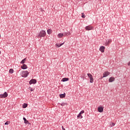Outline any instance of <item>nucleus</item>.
Segmentation results:
<instances>
[{"mask_svg":"<svg viewBox=\"0 0 130 130\" xmlns=\"http://www.w3.org/2000/svg\"><path fill=\"white\" fill-rule=\"evenodd\" d=\"M45 35H46V32L44 30H42L38 34V37L41 38V37H45Z\"/></svg>","mask_w":130,"mask_h":130,"instance_id":"1","label":"nucleus"},{"mask_svg":"<svg viewBox=\"0 0 130 130\" xmlns=\"http://www.w3.org/2000/svg\"><path fill=\"white\" fill-rule=\"evenodd\" d=\"M28 75H29V72L27 71H22V77H23V78H27Z\"/></svg>","mask_w":130,"mask_h":130,"instance_id":"2","label":"nucleus"},{"mask_svg":"<svg viewBox=\"0 0 130 130\" xmlns=\"http://www.w3.org/2000/svg\"><path fill=\"white\" fill-rule=\"evenodd\" d=\"M87 76L90 79V83H93V82H94V78H93V76H92L90 73H88Z\"/></svg>","mask_w":130,"mask_h":130,"instance_id":"3","label":"nucleus"},{"mask_svg":"<svg viewBox=\"0 0 130 130\" xmlns=\"http://www.w3.org/2000/svg\"><path fill=\"white\" fill-rule=\"evenodd\" d=\"M110 75V72L108 71H106L103 73V76L102 77V79H103V78H106V77H107Z\"/></svg>","mask_w":130,"mask_h":130,"instance_id":"4","label":"nucleus"},{"mask_svg":"<svg viewBox=\"0 0 130 130\" xmlns=\"http://www.w3.org/2000/svg\"><path fill=\"white\" fill-rule=\"evenodd\" d=\"M8 93L5 92L4 94H0V98H7L8 97Z\"/></svg>","mask_w":130,"mask_h":130,"instance_id":"5","label":"nucleus"},{"mask_svg":"<svg viewBox=\"0 0 130 130\" xmlns=\"http://www.w3.org/2000/svg\"><path fill=\"white\" fill-rule=\"evenodd\" d=\"M29 83V85H32V84H36L37 83V80H36V79H31Z\"/></svg>","mask_w":130,"mask_h":130,"instance_id":"6","label":"nucleus"},{"mask_svg":"<svg viewBox=\"0 0 130 130\" xmlns=\"http://www.w3.org/2000/svg\"><path fill=\"white\" fill-rule=\"evenodd\" d=\"M92 29H93V27L90 25L86 26L85 27V30H87V31H90V30H92Z\"/></svg>","mask_w":130,"mask_h":130,"instance_id":"7","label":"nucleus"},{"mask_svg":"<svg viewBox=\"0 0 130 130\" xmlns=\"http://www.w3.org/2000/svg\"><path fill=\"white\" fill-rule=\"evenodd\" d=\"M115 81V78L114 77H111L109 79V83H112Z\"/></svg>","mask_w":130,"mask_h":130,"instance_id":"8","label":"nucleus"},{"mask_svg":"<svg viewBox=\"0 0 130 130\" xmlns=\"http://www.w3.org/2000/svg\"><path fill=\"white\" fill-rule=\"evenodd\" d=\"M105 49V47L104 46H101L100 48V51H101V52H104Z\"/></svg>","mask_w":130,"mask_h":130,"instance_id":"9","label":"nucleus"},{"mask_svg":"<svg viewBox=\"0 0 130 130\" xmlns=\"http://www.w3.org/2000/svg\"><path fill=\"white\" fill-rule=\"evenodd\" d=\"M21 68L22 70H26V69H27V67L26 64H23Z\"/></svg>","mask_w":130,"mask_h":130,"instance_id":"10","label":"nucleus"},{"mask_svg":"<svg viewBox=\"0 0 130 130\" xmlns=\"http://www.w3.org/2000/svg\"><path fill=\"white\" fill-rule=\"evenodd\" d=\"M103 109H104L103 107H100L98 108V110L99 112L101 113L103 111Z\"/></svg>","mask_w":130,"mask_h":130,"instance_id":"11","label":"nucleus"},{"mask_svg":"<svg viewBox=\"0 0 130 130\" xmlns=\"http://www.w3.org/2000/svg\"><path fill=\"white\" fill-rule=\"evenodd\" d=\"M63 34L64 36H69V35H71V32L68 31L67 32H64Z\"/></svg>","mask_w":130,"mask_h":130,"instance_id":"12","label":"nucleus"},{"mask_svg":"<svg viewBox=\"0 0 130 130\" xmlns=\"http://www.w3.org/2000/svg\"><path fill=\"white\" fill-rule=\"evenodd\" d=\"M69 78H63V79H62V82H67L69 81Z\"/></svg>","mask_w":130,"mask_h":130,"instance_id":"13","label":"nucleus"},{"mask_svg":"<svg viewBox=\"0 0 130 130\" xmlns=\"http://www.w3.org/2000/svg\"><path fill=\"white\" fill-rule=\"evenodd\" d=\"M23 120L24 121V123H25V124H27V123H29V121L28 120H27V119H26V118L23 117Z\"/></svg>","mask_w":130,"mask_h":130,"instance_id":"14","label":"nucleus"},{"mask_svg":"<svg viewBox=\"0 0 130 130\" xmlns=\"http://www.w3.org/2000/svg\"><path fill=\"white\" fill-rule=\"evenodd\" d=\"M60 98H64L66 97V93H64L63 94H59Z\"/></svg>","mask_w":130,"mask_h":130,"instance_id":"15","label":"nucleus"},{"mask_svg":"<svg viewBox=\"0 0 130 130\" xmlns=\"http://www.w3.org/2000/svg\"><path fill=\"white\" fill-rule=\"evenodd\" d=\"M47 33H48V34L50 35V34H51L52 33V30H51V29H48L47 30Z\"/></svg>","mask_w":130,"mask_h":130,"instance_id":"16","label":"nucleus"},{"mask_svg":"<svg viewBox=\"0 0 130 130\" xmlns=\"http://www.w3.org/2000/svg\"><path fill=\"white\" fill-rule=\"evenodd\" d=\"M62 36H64V34L62 33H60V34H58V37H59V38H61V37H62Z\"/></svg>","mask_w":130,"mask_h":130,"instance_id":"17","label":"nucleus"},{"mask_svg":"<svg viewBox=\"0 0 130 130\" xmlns=\"http://www.w3.org/2000/svg\"><path fill=\"white\" fill-rule=\"evenodd\" d=\"M64 44V43H62L60 44H56V46H57V47H60V46H61L62 45H63Z\"/></svg>","mask_w":130,"mask_h":130,"instance_id":"18","label":"nucleus"},{"mask_svg":"<svg viewBox=\"0 0 130 130\" xmlns=\"http://www.w3.org/2000/svg\"><path fill=\"white\" fill-rule=\"evenodd\" d=\"M77 118H83V116H82V114L80 113L78 115Z\"/></svg>","mask_w":130,"mask_h":130,"instance_id":"19","label":"nucleus"},{"mask_svg":"<svg viewBox=\"0 0 130 130\" xmlns=\"http://www.w3.org/2000/svg\"><path fill=\"white\" fill-rule=\"evenodd\" d=\"M110 42H111V41L109 40L107 41H106V45H109V44H110Z\"/></svg>","mask_w":130,"mask_h":130,"instance_id":"20","label":"nucleus"},{"mask_svg":"<svg viewBox=\"0 0 130 130\" xmlns=\"http://www.w3.org/2000/svg\"><path fill=\"white\" fill-rule=\"evenodd\" d=\"M26 62V58L23 59L21 62L20 63L22 64H24V63Z\"/></svg>","mask_w":130,"mask_h":130,"instance_id":"21","label":"nucleus"},{"mask_svg":"<svg viewBox=\"0 0 130 130\" xmlns=\"http://www.w3.org/2000/svg\"><path fill=\"white\" fill-rule=\"evenodd\" d=\"M27 106H28V104H26V103H24L23 106H22V107L23 108H27Z\"/></svg>","mask_w":130,"mask_h":130,"instance_id":"22","label":"nucleus"},{"mask_svg":"<svg viewBox=\"0 0 130 130\" xmlns=\"http://www.w3.org/2000/svg\"><path fill=\"white\" fill-rule=\"evenodd\" d=\"M9 73H10V74H13V73H14V69H10Z\"/></svg>","mask_w":130,"mask_h":130,"instance_id":"23","label":"nucleus"},{"mask_svg":"<svg viewBox=\"0 0 130 130\" xmlns=\"http://www.w3.org/2000/svg\"><path fill=\"white\" fill-rule=\"evenodd\" d=\"M61 106H64V105H67V103H62L60 104Z\"/></svg>","mask_w":130,"mask_h":130,"instance_id":"24","label":"nucleus"},{"mask_svg":"<svg viewBox=\"0 0 130 130\" xmlns=\"http://www.w3.org/2000/svg\"><path fill=\"white\" fill-rule=\"evenodd\" d=\"M28 89H29V90H30V92L34 91V89H33V88H32V87H29L28 88Z\"/></svg>","mask_w":130,"mask_h":130,"instance_id":"25","label":"nucleus"},{"mask_svg":"<svg viewBox=\"0 0 130 130\" xmlns=\"http://www.w3.org/2000/svg\"><path fill=\"white\" fill-rule=\"evenodd\" d=\"M81 17L82 18H85L86 16H85V14H84V13H82Z\"/></svg>","mask_w":130,"mask_h":130,"instance_id":"26","label":"nucleus"},{"mask_svg":"<svg viewBox=\"0 0 130 130\" xmlns=\"http://www.w3.org/2000/svg\"><path fill=\"white\" fill-rule=\"evenodd\" d=\"M80 114H83V113H85V111L82 110L80 112Z\"/></svg>","mask_w":130,"mask_h":130,"instance_id":"27","label":"nucleus"},{"mask_svg":"<svg viewBox=\"0 0 130 130\" xmlns=\"http://www.w3.org/2000/svg\"><path fill=\"white\" fill-rule=\"evenodd\" d=\"M114 125H115V124L114 123H112L111 124V126H114Z\"/></svg>","mask_w":130,"mask_h":130,"instance_id":"28","label":"nucleus"},{"mask_svg":"<svg viewBox=\"0 0 130 130\" xmlns=\"http://www.w3.org/2000/svg\"><path fill=\"white\" fill-rule=\"evenodd\" d=\"M9 123H10V122L7 121L6 122H5V125H6L9 124Z\"/></svg>","mask_w":130,"mask_h":130,"instance_id":"29","label":"nucleus"},{"mask_svg":"<svg viewBox=\"0 0 130 130\" xmlns=\"http://www.w3.org/2000/svg\"><path fill=\"white\" fill-rule=\"evenodd\" d=\"M62 130H66V128H64V127H63V126H62Z\"/></svg>","mask_w":130,"mask_h":130,"instance_id":"30","label":"nucleus"},{"mask_svg":"<svg viewBox=\"0 0 130 130\" xmlns=\"http://www.w3.org/2000/svg\"><path fill=\"white\" fill-rule=\"evenodd\" d=\"M127 66H130V61L129 62H128L127 63Z\"/></svg>","mask_w":130,"mask_h":130,"instance_id":"31","label":"nucleus"},{"mask_svg":"<svg viewBox=\"0 0 130 130\" xmlns=\"http://www.w3.org/2000/svg\"><path fill=\"white\" fill-rule=\"evenodd\" d=\"M43 10H42V8H41V12H43Z\"/></svg>","mask_w":130,"mask_h":130,"instance_id":"32","label":"nucleus"},{"mask_svg":"<svg viewBox=\"0 0 130 130\" xmlns=\"http://www.w3.org/2000/svg\"><path fill=\"white\" fill-rule=\"evenodd\" d=\"M0 54H1V51H0Z\"/></svg>","mask_w":130,"mask_h":130,"instance_id":"33","label":"nucleus"}]
</instances>
